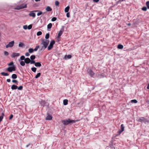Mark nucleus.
<instances>
[{
  "label": "nucleus",
  "mask_w": 149,
  "mask_h": 149,
  "mask_svg": "<svg viewBox=\"0 0 149 149\" xmlns=\"http://www.w3.org/2000/svg\"><path fill=\"white\" fill-rule=\"evenodd\" d=\"M49 33H47L46 34L45 36V38L46 39H47L49 38Z\"/></svg>",
  "instance_id": "c756f323"
},
{
  "label": "nucleus",
  "mask_w": 149,
  "mask_h": 149,
  "mask_svg": "<svg viewBox=\"0 0 149 149\" xmlns=\"http://www.w3.org/2000/svg\"><path fill=\"white\" fill-rule=\"evenodd\" d=\"M59 2L58 1H56L55 2V5L56 6H57L59 5Z\"/></svg>",
  "instance_id": "de8ad7c7"
},
{
  "label": "nucleus",
  "mask_w": 149,
  "mask_h": 149,
  "mask_svg": "<svg viewBox=\"0 0 149 149\" xmlns=\"http://www.w3.org/2000/svg\"><path fill=\"white\" fill-rule=\"evenodd\" d=\"M32 28V25L31 24H30L27 26V28L28 29H31Z\"/></svg>",
  "instance_id": "58836bf2"
},
{
  "label": "nucleus",
  "mask_w": 149,
  "mask_h": 149,
  "mask_svg": "<svg viewBox=\"0 0 149 149\" xmlns=\"http://www.w3.org/2000/svg\"><path fill=\"white\" fill-rule=\"evenodd\" d=\"M76 122V121L72 120H71L70 119L67 120H64L62 121V123L65 125H67L68 124L72 123H74Z\"/></svg>",
  "instance_id": "7ed1b4c3"
},
{
  "label": "nucleus",
  "mask_w": 149,
  "mask_h": 149,
  "mask_svg": "<svg viewBox=\"0 0 149 149\" xmlns=\"http://www.w3.org/2000/svg\"><path fill=\"white\" fill-rule=\"evenodd\" d=\"M19 55L20 54L19 53L14 52L13 53L11 57L12 58H14L16 57H17L19 56Z\"/></svg>",
  "instance_id": "9b49d317"
},
{
  "label": "nucleus",
  "mask_w": 149,
  "mask_h": 149,
  "mask_svg": "<svg viewBox=\"0 0 149 149\" xmlns=\"http://www.w3.org/2000/svg\"><path fill=\"white\" fill-rule=\"evenodd\" d=\"M68 100L67 99H65L63 100V104L64 105H66L68 104Z\"/></svg>",
  "instance_id": "6ab92c4d"
},
{
  "label": "nucleus",
  "mask_w": 149,
  "mask_h": 149,
  "mask_svg": "<svg viewBox=\"0 0 149 149\" xmlns=\"http://www.w3.org/2000/svg\"><path fill=\"white\" fill-rule=\"evenodd\" d=\"M131 102L132 103H136L137 102V101L135 99L132 100Z\"/></svg>",
  "instance_id": "4c0bfd02"
},
{
  "label": "nucleus",
  "mask_w": 149,
  "mask_h": 149,
  "mask_svg": "<svg viewBox=\"0 0 149 149\" xmlns=\"http://www.w3.org/2000/svg\"><path fill=\"white\" fill-rule=\"evenodd\" d=\"M40 0H35V1H40Z\"/></svg>",
  "instance_id": "e2e57ef3"
},
{
  "label": "nucleus",
  "mask_w": 149,
  "mask_h": 149,
  "mask_svg": "<svg viewBox=\"0 0 149 149\" xmlns=\"http://www.w3.org/2000/svg\"><path fill=\"white\" fill-rule=\"evenodd\" d=\"M33 11V12H37L38 11V10H36Z\"/></svg>",
  "instance_id": "680f3d73"
},
{
  "label": "nucleus",
  "mask_w": 149,
  "mask_h": 149,
  "mask_svg": "<svg viewBox=\"0 0 149 149\" xmlns=\"http://www.w3.org/2000/svg\"><path fill=\"white\" fill-rule=\"evenodd\" d=\"M72 56L71 55H65L64 56V58L65 59H66L67 58L69 59Z\"/></svg>",
  "instance_id": "a211bd4d"
},
{
  "label": "nucleus",
  "mask_w": 149,
  "mask_h": 149,
  "mask_svg": "<svg viewBox=\"0 0 149 149\" xmlns=\"http://www.w3.org/2000/svg\"><path fill=\"white\" fill-rule=\"evenodd\" d=\"M146 6H149V1H148L146 2Z\"/></svg>",
  "instance_id": "6e6d98bb"
},
{
  "label": "nucleus",
  "mask_w": 149,
  "mask_h": 149,
  "mask_svg": "<svg viewBox=\"0 0 149 149\" xmlns=\"http://www.w3.org/2000/svg\"><path fill=\"white\" fill-rule=\"evenodd\" d=\"M49 42V41L48 40L43 39L42 41L41 45H42V49H45L47 47Z\"/></svg>",
  "instance_id": "f257e3e1"
},
{
  "label": "nucleus",
  "mask_w": 149,
  "mask_h": 149,
  "mask_svg": "<svg viewBox=\"0 0 149 149\" xmlns=\"http://www.w3.org/2000/svg\"><path fill=\"white\" fill-rule=\"evenodd\" d=\"M23 86H21L18 87H17V89H18V90H22L23 89Z\"/></svg>",
  "instance_id": "f704fd0d"
},
{
  "label": "nucleus",
  "mask_w": 149,
  "mask_h": 149,
  "mask_svg": "<svg viewBox=\"0 0 149 149\" xmlns=\"http://www.w3.org/2000/svg\"><path fill=\"white\" fill-rule=\"evenodd\" d=\"M70 9V7L69 6H67L65 9V13H68Z\"/></svg>",
  "instance_id": "5701e85b"
},
{
  "label": "nucleus",
  "mask_w": 149,
  "mask_h": 149,
  "mask_svg": "<svg viewBox=\"0 0 149 149\" xmlns=\"http://www.w3.org/2000/svg\"><path fill=\"white\" fill-rule=\"evenodd\" d=\"M11 77L13 79H16L17 78V76L16 74H14L12 75Z\"/></svg>",
  "instance_id": "4be33fe9"
},
{
  "label": "nucleus",
  "mask_w": 149,
  "mask_h": 149,
  "mask_svg": "<svg viewBox=\"0 0 149 149\" xmlns=\"http://www.w3.org/2000/svg\"><path fill=\"white\" fill-rule=\"evenodd\" d=\"M24 43H21V42L19 44V47H22L24 46Z\"/></svg>",
  "instance_id": "cd10ccee"
},
{
  "label": "nucleus",
  "mask_w": 149,
  "mask_h": 149,
  "mask_svg": "<svg viewBox=\"0 0 149 149\" xmlns=\"http://www.w3.org/2000/svg\"><path fill=\"white\" fill-rule=\"evenodd\" d=\"M17 86L15 85H13L11 86V88L12 90H15L17 89Z\"/></svg>",
  "instance_id": "4468645a"
},
{
  "label": "nucleus",
  "mask_w": 149,
  "mask_h": 149,
  "mask_svg": "<svg viewBox=\"0 0 149 149\" xmlns=\"http://www.w3.org/2000/svg\"><path fill=\"white\" fill-rule=\"evenodd\" d=\"M93 1L95 2H97L99 1V0H93Z\"/></svg>",
  "instance_id": "13d9d810"
},
{
  "label": "nucleus",
  "mask_w": 149,
  "mask_h": 149,
  "mask_svg": "<svg viewBox=\"0 0 149 149\" xmlns=\"http://www.w3.org/2000/svg\"><path fill=\"white\" fill-rule=\"evenodd\" d=\"M13 114H11V115L10 116L9 118V119H10V120L11 119H12V118H13Z\"/></svg>",
  "instance_id": "864d4df0"
},
{
  "label": "nucleus",
  "mask_w": 149,
  "mask_h": 149,
  "mask_svg": "<svg viewBox=\"0 0 149 149\" xmlns=\"http://www.w3.org/2000/svg\"><path fill=\"white\" fill-rule=\"evenodd\" d=\"M56 17H53L52 19V22H54L56 20Z\"/></svg>",
  "instance_id": "a19ab883"
},
{
  "label": "nucleus",
  "mask_w": 149,
  "mask_h": 149,
  "mask_svg": "<svg viewBox=\"0 0 149 149\" xmlns=\"http://www.w3.org/2000/svg\"><path fill=\"white\" fill-rule=\"evenodd\" d=\"M23 28L24 29L26 30L27 28V26L26 25H25L23 26Z\"/></svg>",
  "instance_id": "09e8293b"
},
{
  "label": "nucleus",
  "mask_w": 149,
  "mask_h": 149,
  "mask_svg": "<svg viewBox=\"0 0 149 149\" xmlns=\"http://www.w3.org/2000/svg\"><path fill=\"white\" fill-rule=\"evenodd\" d=\"M123 46L121 44H119L118 46V48L119 49H122L123 48Z\"/></svg>",
  "instance_id": "b1692460"
},
{
  "label": "nucleus",
  "mask_w": 149,
  "mask_h": 149,
  "mask_svg": "<svg viewBox=\"0 0 149 149\" xmlns=\"http://www.w3.org/2000/svg\"><path fill=\"white\" fill-rule=\"evenodd\" d=\"M46 10L48 12L51 11L52 10V9L49 6H48L46 8Z\"/></svg>",
  "instance_id": "412c9836"
},
{
  "label": "nucleus",
  "mask_w": 149,
  "mask_h": 149,
  "mask_svg": "<svg viewBox=\"0 0 149 149\" xmlns=\"http://www.w3.org/2000/svg\"><path fill=\"white\" fill-rule=\"evenodd\" d=\"M138 121L142 123H144L145 124L149 123V120H148L147 119H146L143 117H141L138 120Z\"/></svg>",
  "instance_id": "20e7f679"
},
{
  "label": "nucleus",
  "mask_w": 149,
  "mask_h": 149,
  "mask_svg": "<svg viewBox=\"0 0 149 149\" xmlns=\"http://www.w3.org/2000/svg\"><path fill=\"white\" fill-rule=\"evenodd\" d=\"M25 61H22L20 63V65L22 66H24L25 65Z\"/></svg>",
  "instance_id": "473e14b6"
},
{
  "label": "nucleus",
  "mask_w": 149,
  "mask_h": 149,
  "mask_svg": "<svg viewBox=\"0 0 149 149\" xmlns=\"http://www.w3.org/2000/svg\"><path fill=\"white\" fill-rule=\"evenodd\" d=\"M24 61L25 63H30V60L29 58H27L25 59Z\"/></svg>",
  "instance_id": "ddd939ff"
},
{
  "label": "nucleus",
  "mask_w": 149,
  "mask_h": 149,
  "mask_svg": "<svg viewBox=\"0 0 149 149\" xmlns=\"http://www.w3.org/2000/svg\"><path fill=\"white\" fill-rule=\"evenodd\" d=\"M8 65L9 66H12V67H15V65L13 62H10V63L8 64Z\"/></svg>",
  "instance_id": "a878e982"
},
{
  "label": "nucleus",
  "mask_w": 149,
  "mask_h": 149,
  "mask_svg": "<svg viewBox=\"0 0 149 149\" xmlns=\"http://www.w3.org/2000/svg\"><path fill=\"white\" fill-rule=\"evenodd\" d=\"M147 6L148 8V9H149V6L148 5V6Z\"/></svg>",
  "instance_id": "0e129e2a"
},
{
  "label": "nucleus",
  "mask_w": 149,
  "mask_h": 149,
  "mask_svg": "<svg viewBox=\"0 0 149 149\" xmlns=\"http://www.w3.org/2000/svg\"><path fill=\"white\" fill-rule=\"evenodd\" d=\"M76 122V121L72 120H71L70 119L67 120H64L62 121V123L65 125H67L68 124L72 123H74Z\"/></svg>",
  "instance_id": "f03ea898"
},
{
  "label": "nucleus",
  "mask_w": 149,
  "mask_h": 149,
  "mask_svg": "<svg viewBox=\"0 0 149 149\" xmlns=\"http://www.w3.org/2000/svg\"><path fill=\"white\" fill-rule=\"evenodd\" d=\"M63 31L61 30H60L58 33V38H59L62 35L63 33Z\"/></svg>",
  "instance_id": "f3484780"
},
{
  "label": "nucleus",
  "mask_w": 149,
  "mask_h": 149,
  "mask_svg": "<svg viewBox=\"0 0 149 149\" xmlns=\"http://www.w3.org/2000/svg\"><path fill=\"white\" fill-rule=\"evenodd\" d=\"M147 88L148 89H149V84H148V85L147 87Z\"/></svg>",
  "instance_id": "bf43d9fd"
},
{
  "label": "nucleus",
  "mask_w": 149,
  "mask_h": 149,
  "mask_svg": "<svg viewBox=\"0 0 149 149\" xmlns=\"http://www.w3.org/2000/svg\"><path fill=\"white\" fill-rule=\"evenodd\" d=\"M125 127L123 124H122L121 125V130L118 131V133L119 134H120L123 132L124 131Z\"/></svg>",
  "instance_id": "1a4fd4ad"
},
{
  "label": "nucleus",
  "mask_w": 149,
  "mask_h": 149,
  "mask_svg": "<svg viewBox=\"0 0 149 149\" xmlns=\"http://www.w3.org/2000/svg\"><path fill=\"white\" fill-rule=\"evenodd\" d=\"M1 74L4 76H8L9 75L8 73L5 72H1Z\"/></svg>",
  "instance_id": "aec40b11"
},
{
  "label": "nucleus",
  "mask_w": 149,
  "mask_h": 149,
  "mask_svg": "<svg viewBox=\"0 0 149 149\" xmlns=\"http://www.w3.org/2000/svg\"><path fill=\"white\" fill-rule=\"evenodd\" d=\"M52 23H49L47 26V28L48 29H50L52 28Z\"/></svg>",
  "instance_id": "bb28decb"
},
{
  "label": "nucleus",
  "mask_w": 149,
  "mask_h": 149,
  "mask_svg": "<svg viewBox=\"0 0 149 149\" xmlns=\"http://www.w3.org/2000/svg\"><path fill=\"white\" fill-rule=\"evenodd\" d=\"M127 25L128 26H130L131 25V24L130 23H129L127 24Z\"/></svg>",
  "instance_id": "052dcab7"
},
{
  "label": "nucleus",
  "mask_w": 149,
  "mask_h": 149,
  "mask_svg": "<svg viewBox=\"0 0 149 149\" xmlns=\"http://www.w3.org/2000/svg\"><path fill=\"white\" fill-rule=\"evenodd\" d=\"M55 41L54 40H52L51 41L49 46L48 47V50H51L53 48V45L55 44Z\"/></svg>",
  "instance_id": "39448f33"
},
{
  "label": "nucleus",
  "mask_w": 149,
  "mask_h": 149,
  "mask_svg": "<svg viewBox=\"0 0 149 149\" xmlns=\"http://www.w3.org/2000/svg\"><path fill=\"white\" fill-rule=\"evenodd\" d=\"M30 145H31V143H29L28 145H27L26 146V148L28 147Z\"/></svg>",
  "instance_id": "4d7b16f0"
},
{
  "label": "nucleus",
  "mask_w": 149,
  "mask_h": 149,
  "mask_svg": "<svg viewBox=\"0 0 149 149\" xmlns=\"http://www.w3.org/2000/svg\"><path fill=\"white\" fill-rule=\"evenodd\" d=\"M45 104V101H44L42 100L40 102V104L44 106Z\"/></svg>",
  "instance_id": "ea45409f"
},
{
  "label": "nucleus",
  "mask_w": 149,
  "mask_h": 149,
  "mask_svg": "<svg viewBox=\"0 0 149 149\" xmlns=\"http://www.w3.org/2000/svg\"><path fill=\"white\" fill-rule=\"evenodd\" d=\"M35 65L36 67H40L41 66V64L40 62H36L35 63Z\"/></svg>",
  "instance_id": "dca6fc26"
},
{
  "label": "nucleus",
  "mask_w": 149,
  "mask_h": 149,
  "mask_svg": "<svg viewBox=\"0 0 149 149\" xmlns=\"http://www.w3.org/2000/svg\"><path fill=\"white\" fill-rule=\"evenodd\" d=\"M1 115V116H0V122L2 120L3 118V116H4V113H2Z\"/></svg>",
  "instance_id": "393cba45"
},
{
  "label": "nucleus",
  "mask_w": 149,
  "mask_h": 149,
  "mask_svg": "<svg viewBox=\"0 0 149 149\" xmlns=\"http://www.w3.org/2000/svg\"><path fill=\"white\" fill-rule=\"evenodd\" d=\"M66 16L68 17H70V14L69 13H67Z\"/></svg>",
  "instance_id": "3c124183"
},
{
  "label": "nucleus",
  "mask_w": 149,
  "mask_h": 149,
  "mask_svg": "<svg viewBox=\"0 0 149 149\" xmlns=\"http://www.w3.org/2000/svg\"><path fill=\"white\" fill-rule=\"evenodd\" d=\"M28 51L29 53H31L33 52L34 50L32 48H30L29 49Z\"/></svg>",
  "instance_id": "c85d7f7f"
},
{
  "label": "nucleus",
  "mask_w": 149,
  "mask_h": 149,
  "mask_svg": "<svg viewBox=\"0 0 149 149\" xmlns=\"http://www.w3.org/2000/svg\"><path fill=\"white\" fill-rule=\"evenodd\" d=\"M14 41H12L9 43L6 46V47L8 48V47H11L14 45Z\"/></svg>",
  "instance_id": "423d86ee"
},
{
  "label": "nucleus",
  "mask_w": 149,
  "mask_h": 149,
  "mask_svg": "<svg viewBox=\"0 0 149 149\" xmlns=\"http://www.w3.org/2000/svg\"><path fill=\"white\" fill-rule=\"evenodd\" d=\"M8 54H9L7 52L5 51L4 52V55L5 56H7L8 55Z\"/></svg>",
  "instance_id": "49530a36"
},
{
  "label": "nucleus",
  "mask_w": 149,
  "mask_h": 149,
  "mask_svg": "<svg viewBox=\"0 0 149 149\" xmlns=\"http://www.w3.org/2000/svg\"><path fill=\"white\" fill-rule=\"evenodd\" d=\"M25 55L26 56H29V55H30V54L29 53V52H26L25 54Z\"/></svg>",
  "instance_id": "603ef678"
},
{
  "label": "nucleus",
  "mask_w": 149,
  "mask_h": 149,
  "mask_svg": "<svg viewBox=\"0 0 149 149\" xmlns=\"http://www.w3.org/2000/svg\"><path fill=\"white\" fill-rule=\"evenodd\" d=\"M39 12L37 14V15L38 16H40L42 14V12L41 11H39Z\"/></svg>",
  "instance_id": "37998d69"
},
{
  "label": "nucleus",
  "mask_w": 149,
  "mask_h": 149,
  "mask_svg": "<svg viewBox=\"0 0 149 149\" xmlns=\"http://www.w3.org/2000/svg\"><path fill=\"white\" fill-rule=\"evenodd\" d=\"M88 73L91 77H92L94 75V73L91 69H88L87 70Z\"/></svg>",
  "instance_id": "9d476101"
},
{
  "label": "nucleus",
  "mask_w": 149,
  "mask_h": 149,
  "mask_svg": "<svg viewBox=\"0 0 149 149\" xmlns=\"http://www.w3.org/2000/svg\"><path fill=\"white\" fill-rule=\"evenodd\" d=\"M7 70L9 72H12L16 70L15 67H9L7 69Z\"/></svg>",
  "instance_id": "0eeeda50"
},
{
  "label": "nucleus",
  "mask_w": 149,
  "mask_h": 149,
  "mask_svg": "<svg viewBox=\"0 0 149 149\" xmlns=\"http://www.w3.org/2000/svg\"><path fill=\"white\" fill-rule=\"evenodd\" d=\"M29 15L30 16H32L33 17H36L35 14L33 13V11H31L29 14Z\"/></svg>",
  "instance_id": "f8f14e48"
},
{
  "label": "nucleus",
  "mask_w": 149,
  "mask_h": 149,
  "mask_svg": "<svg viewBox=\"0 0 149 149\" xmlns=\"http://www.w3.org/2000/svg\"><path fill=\"white\" fill-rule=\"evenodd\" d=\"M30 63L31 64H35V63H36L35 61L33 60H31V61L30 60Z\"/></svg>",
  "instance_id": "a18cd8bd"
},
{
  "label": "nucleus",
  "mask_w": 149,
  "mask_h": 149,
  "mask_svg": "<svg viewBox=\"0 0 149 149\" xmlns=\"http://www.w3.org/2000/svg\"><path fill=\"white\" fill-rule=\"evenodd\" d=\"M36 68L35 67H32L31 68V70L33 72H35L36 70Z\"/></svg>",
  "instance_id": "2f4dec72"
},
{
  "label": "nucleus",
  "mask_w": 149,
  "mask_h": 149,
  "mask_svg": "<svg viewBox=\"0 0 149 149\" xmlns=\"http://www.w3.org/2000/svg\"><path fill=\"white\" fill-rule=\"evenodd\" d=\"M142 10L144 11H146L147 10V8L146 7L144 6L142 8Z\"/></svg>",
  "instance_id": "c9c22d12"
},
{
  "label": "nucleus",
  "mask_w": 149,
  "mask_h": 149,
  "mask_svg": "<svg viewBox=\"0 0 149 149\" xmlns=\"http://www.w3.org/2000/svg\"><path fill=\"white\" fill-rule=\"evenodd\" d=\"M6 81L8 82H10V79H7L6 80Z\"/></svg>",
  "instance_id": "5fc2aeb1"
},
{
  "label": "nucleus",
  "mask_w": 149,
  "mask_h": 149,
  "mask_svg": "<svg viewBox=\"0 0 149 149\" xmlns=\"http://www.w3.org/2000/svg\"><path fill=\"white\" fill-rule=\"evenodd\" d=\"M27 7V5L26 4H22L19 6H17L18 9H22L24 8H26Z\"/></svg>",
  "instance_id": "6e6552de"
},
{
  "label": "nucleus",
  "mask_w": 149,
  "mask_h": 149,
  "mask_svg": "<svg viewBox=\"0 0 149 149\" xmlns=\"http://www.w3.org/2000/svg\"><path fill=\"white\" fill-rule=\"evenodd\" d=\"M36 58V56L35 55H32L30 56V58L31 60L34 59Z\"/></svg>",
  "instance_id": "72a5a7b5"
},
{
  "label": "nucleus",
  "mask_w": 149,
  "mask_h": 149,
  "mask_svg": "<svg viewBox=\"0 0 149 149\" xmlns=\"http://www.w3.org/2000/svg\"><path fill=\"white\" fill-rule=\"evenodd\" d=\"M12 82L13 83H16L17 82V81L16 80H12Z\"/></svg>",
  "instance_id": "8fccbe9b"
},
{
  "label": "nucleus",
  "mask_w": 149,
  "mask_h": 149,
  "mask_svg": "<svg viewBox=\"0 0 149 149\" xmlns=\"http://www.w3.org/2000/svg\"><path fill=\"white\" fill-rule=\"evenodd\" d=\"M42 34V33L41 31H40L37 32V36H40V35H41Z\"/></svg>",
  "instance_id": "e433bc0d"
},
{
  "label": "nucleus",
  "mask_w": 149,
  "mask_h": 149,
  "mask_svg": "<svg viewBox=\"0 0 149 149\" xmlns=\"http://www.w3.org/2000/svg\"><path fill=\"white\" fill-rule=\"evenodd\" d=\"M20 59L22 60H23L25 59V57L24 56H22L20 57Z\"/></svg>",
  "instance_id": "c03bdc74"
},
{
  "label": "nucleus",
  "mask_w": 149,
  "mask_h": 149,
  "mask_svg": "<svg viewBox=\"0 0 149 149\" xmlns=\"http://www.w3.org/2000/svg\"><path fill=\"white\" fill-rule=\"evenodd\" d=\"M39 46H37L35 48L33 49L34 50V51H37L38 48H39Z\"/></svg>",
  "instance_id": "79ce46f5"
},
{
  "label": "nucleus",
  "mask_w": 149,
  "mask_h": 149,
  "mask_svg": "<svg viewBox=\"0 0 149 149\" xmlns=\"http://www.w3.org/2000/svg\"><path fill=\"white\" fill-rule=\"evenodd\" d=\"M52 116H51L48 115L46 118V120H50L52 119Z\"/></svg>",
  "instance_id": "2eb2a0df"
},
{
  "label": "nucleus",
  "mask_w": 149,
  "mask_h": 149,
  "mask_svg": "<svg viewBox=\"0 0 149 149\" xmlns=\"http://www.w3.org/2000/svg\"><path fill=\"white\" fill-rule=\"evenodd\" d=\"M40 75H41V74L40 73H38L36 75V76L35 77V78H36V79H37L38 78V77H39L40 76Z\"/></svg>",
  "instance_id": "7c9ffc66"
}]
</instances>
